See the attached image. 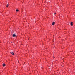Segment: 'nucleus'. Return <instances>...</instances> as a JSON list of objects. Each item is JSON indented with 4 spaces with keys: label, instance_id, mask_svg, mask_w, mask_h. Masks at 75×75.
I'll list each match as a JSON object with an SVG mask.
<instances>
[{
    "label": "nucleus",
    "instance_id": "obj_1",
    "mask_svg": "<svg viewBox=\"0 0 75 75\" xmlns=\"http://www.w3.org/2000/svg\"><path fill=\"white\" fill-rule=\"evenodd\" d=\"M12 37H16V35L15 34H14L13 35Z\"/></svg>",
    "mask_w": 75,
    "mask_h": 75
},
{
    "label": "nucleus",
    "instance_id": "obj_2",
    "mask_svg": "<svg viewBox=\"0 0 75 75\" xmlns=\"http://www.w3.org/2000/svg\"><path fill=\"white\" fill-rule=\"evenodd\" d=\"M54 24H55V22H53L52 23V25H54Z\"/></svg>",
    "mask_w": 75,
    "mask_h": 75
},
{
    "label": "nucleus",
    "instance_id": "obj_3",
    "mask_svg": "<svg viewBox=\"0 0 75 75\" xmlns=\"http://www.w3.org/2000/svg\"><path fill=\"white\" fill-rule=\"evenodd\" d=\"M73 22H71V26H72V25H73Z\"/></svg>",
    "mask_w": 75,
    "mask_h": 75
},
{
    "label": "nucleus",
    "instance_id": "obj_4",
    "mask_svg": "<svg viewBox=\"0 0 75 75\" xmlns=\"http://www.w3.org/2000/svg\"><path fill=\"white\" fill-rule=\"evenodd\" d=\"M11 54H12L13 55H14V53L13 52H12L11 53Z\"/></svg>",
    "mask_w": 75,
    "mask_h": 75
},
{
    "label": "nucleus",
    "instance_id": "obj_5",
    "mask_svg": "<svg viewBox=\"0 0 75 75\" xmlns=\"http://www.w3.org/2000/svg\"><path fill=\"white\" fill-rule=\"evenodd\" d=\"M16 12H18V11H19V10L18 9H17L16 10Z\"/></svg>",
    "mask_w": 75,
    "mask_h": 75
},
{
    "label": "nucleus",
    "instance_id": "obj_6",
    "mask_svg": "<svg viewBox=\"0 0 75 75\" xmlns=\"http://www.w3.org/2000/svg\"><path fill=\"white\" fill-rule=\"evenodd\" d=\"M3 67H5V66H6V65L5 64H3Z\"/></svg>",
    "mask_w": 75,
    "mask_h": 75
},
{
    "label": "nucleus",
    "instance_id": "obj_7",
    "mask_svg": "<svg viewBox=\"0 0 75 75\" xmlns=\"http://www.w3.org/2000/svg\"><path fill=\"white\" fill-rule=\"evenodd\" d=\"M6 7H8V5H7L6 6Z\"/></svg>",
    "mask_w": 75,
    "mask_h": 75
},
{
    "label": "nucleus",
    "instance_id": "obj_8",
    "mask_svg": "<svg viewBox=\"0 0 75 75\" xmlns=\"http://www.w3.org/2000/svg\"><path fill=\"white\" fill-rule=\"evenodd\" d=\"M56 14V13H55L54 14V15H55V14Z\"/></svg>",
    "mask_w": 75,
    "mask_h": 75
}]
</instances>
